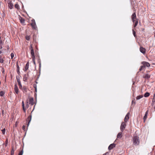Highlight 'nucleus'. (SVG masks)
Returning a JSON list of instances; mask_svg holds the SVG:
<instances>
[{
  "label": "nucleus",
  "instance_id": "nucleus-48",
  "mask_svg": "<svg viewBox=\"0 0 155 155\" xmlns=\"http://www.w3.org/2000/svg\"><path fill=\"white\" fill-rule=\"evenodd\" d=\"M133 103H134V101H132V104H133Z\"/></svg>",
  "mask_w": 155,
  "mask_h": 155
},
{
  "label": "nucleus",
  "instance_id": "nucleus-6",
  "mask_svg": "<svg viewBox=\"0 0 155 155\" xmlns=\"http://www.w3.org/2000/svg\"><path fill=\"white\" fill-rule=\"evenodd\" d=\"M141 64L143 65L145 67H150V64L148 62L146 61L142 62H141Z\"/></svg>",
  "mask_w": 155,
  "mask_h": 155
},
{
  "label": "nucleus",
  "instance_id": "nucleus-36",
  "mask_svg": "<svg viewBox=\"0 0 155 155\" xmlns=\"http://www.w3.org/2000/svg\"><path fill=\"white\" fill-rule=\"evenodd\" d=\"M26 39L27 40H29L30 39V36H26Z\"/></svg>",
  "mask_w": 155,
  "mask_h": 155
},
{
  "label": "nucleus",
  "instance_id": "nucleus-50",
  "mask_svg": "<svg viewBox=\"0 0 155 155\" xmlns=\"http://www.w3.org/2000/svg\"><path fill=\"white\" fill-rule=\"evenodd\" d=\"M154 37H155V35H154Z\"/></svg>",
  "mask_w": 155,
  "mask_h": 155
},
{
  "label": "nucleus",
  "instance_id": "nucleus-5",
  "mask_svg": "<svg viewBox=\"0 0 155 155\" xmlns=\"http://www.w3.org/2000/svg\"><path fill=\"white\" fill-rule=\"evenodd\" d=\"M126 127L125 122H123L121 124L120 126V130L122 132L125 129Z\"/></svg>",
  "mask_w": 155,
  "mask_h": 155
},
{
  "label": "nucleus",
  "instance_id": "nucleus-19",
  "mask_svg": "<svg viewBox=\"0 0 155 155\" xmlns=\"http://www.w3.org/2000/svg\"><path fill=\"white\" fill-rule=\"evenodd\" d=\"M19 20L21 23L23 24L25 23V20L24 18H22L21 17H20Z\"/></svg>",
  "mask_w": 155,
  "mask_h": 155
},
{
  "label": "nucleus",
  "instance_id": "nucleus-27",
  "mask_svg": "<svg viewBox=\"0 0 155 155\" xmlns=\"http://www.w3.org/2000/svg\"><path fill=\"white\" fill-rule=\"evenodd\" d=\"M5 94V93L3 92V91H1L0 92V95L1 96H3L4 94Z\"/></svg>",
  "mask_w": 155,
  "mask_h": 155
},
{
  "label": "nucleus",
  "instance_id": "nucleus-30",
  "mask_svg": "<svg viewBox=\"0 0 155 155\" xmlns=\"http://www.w3.org/2000/svg\"><path fill=\"white\" fill-rule=\"evenodd\" d=\"M132 31H133V33L134 35V36L135 37H136V32H135V31H134V29L132 30Z\"/></svg>",
  "mask_w": 155,
  "mask_h": 155
},
{
  "label": "nucleus",
  "instance_id": "nucleus-11",
  "mask_svg": "<svg viewBox=\"0 0 155 155\" xmlns=\"http://www.w3.org/2000/svg\"><path fill=\"white\" fill-rule=\"evenodd\" d=\"M17 82L19 86V88L20 89H22V85L21 84V81H20V79L19 78H17Z\"/></svg>",
  "mask_w": 155,
  "mask_h": 155
},
{
  "label": "nucleus",
  "instance_id": "nucleus-1",
  "mask_svg": "<svg viewBox=\"0 0 155 155\" xmlns=\"http://www.w3.org/2000/svg\"><path fill=\"white\" fill-rule=\"evenodd\" d=\"M133 142L134 145H138L139 144L140 142L139 140V137L137 136H134L133 139Z\"/></svg>",
  "mask_w": 155,
  "mask_h": 155
},
{
  "label": "nucleus",
  "instance_id": "nucleus-25",
  "mask_svg": "<svg viewBox=\"0 0 155 155\" xmlns=\"http://www.w3.org/2000/svg\"><path fill=\"white\" fill-rule=\"evenodd\" d=\"M150 95V94L149 93L146 92L145 94L144 95V96L145 97H148Z\"/></svg>",
  "mask_w": 155,
  "mask_h": 155
},
{
  "label": "nucleus",
  "instance_id": "nucleus-28",
  "mask_svg": "<svg viewBox=\"0 0 155 155\" xmlns=\"http://www.w3.org/2000/svg\"><path fill=\"white\" fill-rule=\"evenodd\" d=\"M145 67H144V66L143 65V66H141L140 67V68L139 69V71H142V70L143 69V68H144Z\"/></svg>",
  "mask_w": 155,
  "mask_h": 155
},
{
  "label": "nucleus",
  "instance_id": "nucleus-9",
  "mask_svg": "<svg viewBox=\"0 0 155 155\" xmlns=\"http://www.w3.org/2000/svg\"><path fill=\"white\" fill-rule=\"evenodd\" d=\"M115 146L116 144L114 143L110 144L108 147V149L109 150H111L113 148L115 147Z\"/></svg>",
  "mask_w": 155,
  "mask_h": 155
},
{
  "label": "nucleus",
  "instance_id": "nucleus-40",
  "mask_svg": "<svg viewBox=\"0 0 155 155\" xmlns=\"http://www.w3.org/2000/svg\"><path fill=\"white\" fill-rule=\"evenodd\" d=\"M33 86L35 88H37L36 84H33Z\"/></svg>",
  "mask_w": 155,
  "mask_h": 155
},
{
  "label": "nucleus",
  "instance_id": "nucleus-2",
  "mask_svg": "<svg viewBox=\"0 0 155 155\" xmlns=\"http://www.w3.org/2000/svg\"><path fill=\"white\" fill-rule=\"evenodd\" d=\"M22 107H23V110L24 112H26V109L28 108L29 106V103L28 101H26L25 102V107L24 106V102L23 101L22 102Z\"/></svg>",
  "mask_w": 155,
  "mask_h": 155
},
{
  "label": "nucleus",
  "instance_id": "nucleus-49",
  "mask_svg": "<svg viewBox=\"0 0 155 155\" xmlns=\"http://www.w3.org/2000/svg\"><path fill=\"white\" fill-rule=\"evenodd\" d=\"M2 53V51H0V54H1Z\"/></svg>",
  "mask_w": 155,
  "mask_h": 155
},
{
  "label": "nucleus",
  "instance_id": "nucleus-44",
  "mask_svg": "<svg viewBox=\"0 0 155 155\" xmlns=\"http://www.w3.org/2000/svg\"><path fill=\"white\" fill-rule=\"evenodd\" d=\"M2 114H3L4 113V110H2Z\"/></svg>",
  "mask_w": 155,
  "mask_h": 155
},
{
  "label": "nucleus",
  "instance_id": "nucleus-14",
  "mask_svg": "<svg viewBox=\"0 0 155 155\" xmlns=\"http://www.w3.org/2000/svg\"><path fill=\"white\" fill-rule=\"evenodd\" d=\"M148 113V110H147L146 111L145 114V115L143 117V122H145V121L146 120L147 118V116Z\"/></svg>",
  "mask_w": 155,
  "mask_h": 155
},
{
  "label": "nucleus",
  "instance_id": "nucleus-32",
  "mask_svg": "<svg viewBox=\"0 0 155 155\" xmlns=\"http://www.w3.org/2000/svg\"><path fill=\"white\" fill-rule=\"evenodd\" d=\"M15 7L17 9H18L19 8V5H18L17 4H16L15 5Z\"/></svg>",
  "mask_w": 155,
  "mask_h": 155
},
{
  "label": "nucleus",
  "instance_id": "nucleus-22",
  "mask_svg": "<svg viewBox=\"0 0 155 155\" xmlns=\"http://www.w3.org/2000/svg\"><path fill=\"white\" fill-rule=\"evenodd\" d=\"M134 23H135V24L134 25V27H135L137 26V25L138 24V19H136V20H135V22Z\"/></svg>",
  "mask_w": 155,
  "mask_h": 155
},
{
  "label": "nucleus",
  "instance_id": "nucleus-8",
  "mask_svg": "<svg viewBox=\"0 0 155 155\" xmlns=\"http://www.w3.org/2000/svg\"><path fill=\"white\" fill-rule=\"evenodd\" d=\"M140 51L143 54H145L146 53V50L142 47H140Z\"/></svg>",
  "mask_w": 155,
  "mask_h": 155
},
{
  "label": "nucleus",
  "instance_id": "nucleus-35",
  "mask_svg": "<svg viewBox=\"0 0 155 155\" xmlns=\"http://www.w3.org/2000/svg\"><path fill=\"white\" fill-rule=\"evenodd\" d=\"M5 128L4 129L2 130V133L3 134H5Z\"/></svg>",
  "mask_w": 155,
  "mask_h": 155
},
{
  "label": "nucleus",
  "instance_id": "nucleus-26",
  "mask_svg": "<svg viewBox=\"0 0 155 155\" xmlns=\"http://www.w3.org/2000/svg\"><path fill=\"white\" fill-rule=\"evenodd\" d=\"M155 101V92L153 95V100L152 101V103H154V102Z\"/></svg>",
  "mask_w": 155,
  "mask_h": 155
},
{
  "label": "nucleus",
  "instance_id": "nucleus-13",
  "mask_svg": "<svg viewBox=\"0 0 155 155\" xmlns=\"http://www.w3.org/2000/svg\"><path fill=\"white\" fill-rule=\"evenodd\" d=\"M14 90L16 94H18V89L16 84L15 85Z\"/></svg>",
  "mask_w": 155,
  "mask_h": 155
},
{
  "label": "nucleus",
  "instance_id": "nucleus-31",
  "mask_svg": "<svg viewBox=\"0 0 155 155\" xmlns=\"http://www.w3.org/2000/svg\"><path fill=\"white\" fill-rule=\"evenodd\" d=\"M31 56L32 58V61H35V55H31Z\"/></svg>",
  "mask_w": 155,
  "mask_h": 155
},
{
  "label": "nucleus",
  "instance_id": "nucleus-17",
  "mask_svg": "<svg viewBox=\"0 0 155 155\" xmlns=\"http://www.w3.org/2000/svg\"><path fill=\"white\" fill-rule=\"evenodd\" d=\"M21 90L24 93L27 92V88L25 86H24L23 87H22V89Z\"/></svg>",
  "mask_w": 155,
  "mask_h": 155
},
{
  "label": "nucleus",
  "instance_id": "nucleus-42",
  "mask_svg": "<svg viewBox=\"0 0 155 155\" xmlns=\"http://www.w3.org/2000/svg\"><path fill=\"white\" fill-rule=\"evenodd\" d=\"M25 125H23L22 127V129L23 130H24L25 129Z\"/></svg>",
  "mask_w": 155,
  "mask_h": 155
},
{
  "label": "nucleus",
  "instance_id": "nucleus-39",
  "mask_svg": "<svg viewBox=\"0 0 155 155\" xmlns=\"http://www.w3.org/2000/svg\"><path fill=\"white\" fill-rule=\"evenodd\" d=\"M14 153V150L13 149H12V150H11V155H13Z\"/></svg>",
  "mask_w": 155,
  "mask_h": 155
},
{
  "label": "nucleus",
  "instance_id": "nucleus-46",
  "mask_svg": "<svg viewBox=\"0 0 155 155\" xmlns=\"http://www.w3.org/2000/svg\"><path fill=\"white\" fill-rule=\"evenodd\" d=\"M2 43V41H0V44H1Z\"/></svg>",
  "mask_w": 155,
  "mask_h": 155
},
{
  "label": "nucleus",
  "instance_id": "nucleus-29",
  "mask_svg": "<svg viewBox=\"0 0 155 155\" xmlns=\"http://www.w3.org/2000/svg\"><path fill=\"white\" fill-rule=\"evenodd\" d=\"M31 55H35L33 49H32L31 50Z\"/></svg>",
  "mask_w": 155,
  "mask_h": 155
},
{
  "label": "nucleus",
  "instance_id": "nucleus-37",
  "mask_svg": "<svg viewBox=\"0 0 155 155\" xmlns=\"http://www.w3.org/2000/svg\"><path fill=\"white\" fill-rule=\"evenodd\" d=\"M23 153V150H22V151H21L19 153L18 155H22Z\"/></svg>",
  "mask_w": 155,
  "mask_h": 155
},
{
  "label": "nucleus",
  "instance_id": "nucleus-10",
  "mask_svg": "<svg viewBox=\"0 0 155 155\" xmlns=\"http://www.w3.org/2000/svg\"><path fill=\"white\" fill-rule=\"evenodd\" d=\"M29 104H31V105L34 104L35 103L34 102V99L33 97H31L29 98Z\"/></svg>",
  "mask_w": 155,
  "mask_h": 155
},
{
  "label": "nucleus",
  "instance_id": "nucleus-33",
  "mask_svg": "<svg viewBox=\"0 0 155 155\" xmlns=\"http://www.w3.org/2000/svg\"><path fill=\"white\" fill-rule=\"evenodd\" d=\"M4 60L3 59L0 57V63H3V62Z\"/></svg>",
  "mask_w": 155,
  "mask_h": 155
},
{
  "label": "nucleus",
  "instance_id": "nucleus-23",
  "mask_svg": "<svg viewBox=\"0 0 155 155\" xmlns=\"http://www.w3.org/2000/svg\"><path fill=\"white\" fill-rule=\"evenodd\" d=\"M17 71L18 73V74H19L20 73V72H19V66H18V64H17Z\"/></svg>",
  "mask_w": 155,
  "mask_h": 155
},
{
  "label": "nucleus",
  "instance_id": "nucleus-7",
  "mask_svg": "<svg viewBox=\"0 0 155 155\" xmlns=\"http://www.w3.org/2000/svg\"><path fill=\"white\" fill-rule=\"evenodd\" d=\"M131 18L133 22H134L135 20L137 19L136 14L135 12L131 16Z\"/></svg>",
  "mask_w": 155,
  "mask_h": 155
},
{
  "label": "nucleus",
  "instance_id": "nucleus-16",
  "mask_svg": "<svg viewBox=\"0 0 155 155\" xmlns=\"http://www.w3.org/2000/svg\"><path fill=\"white\" fill-rule=\"evenodd\" d=\"M28 77V74H25L23 77V81H26Z\"/></svg>",
  "mask_w": 155,
  "mask_h": 155
},
{
  "label": "nucleus",
  "instance_id": "nucleus-12",
  "mask_svg": "<svg viewBox=\"0 0 155 155\" xmlns=\"http://www.w3.org/2000/svg\"><path fill=\"white\" fill-rule=\"evenodd\" d=\"M130 113H128L125 117L124 120V121L126 122L129 118Z\"/></svg>",
  "mask_w": 155,
  "mask_h": 155
},
{
  "label": "nucleus",
  "instance_id": "nucleus-21",
  "mask_svg": "<svg viewBox=\"0 0 155 155\" xmlns=\"http://www.w3.org/2000/svg\"><path fill=\"white\" fill-rule=\"evenodd\" d=\"M143 96L142 95H139L138 96H137L136 97V99L137 100H139L140 99V98H142L143 97Z\"/></svg>",
  "mask_w": 155,
  "mask_h": 155
},
{
  "label": "nucleus",
  "instance_id": "nucleus-4",
  "mask_svg": "<svg viewBox=\"0 0 155 155\" xmlns=\"http://www.w3.org/2000/svg\"><path fill=\"white\" fill-rule=\"evenodd\" d=\"M31 26L33 29H37V26L35 22V21L34 19L31 20Z\"/></svg>",
  "mask_w": 155,
  "mask_h": 155
},
{
  "label": "nucleus",
  "instance_id": "nucleus-34",
  "mask_svg": "<svg viewBox=\"0 0 155 155\" xmlns=\"http://www.w3.org/2000/svg\"><path fill=\"white\" fill-rule=\"evenodd\" d=\"M29 49L30 50H31L32 49H33L32 47V44H31L29 47Z\"/></svg>",
  "mask_w": 155,
  "mask_h": 155
},
{
  "label": "nucleus",
  "instance_id": "nucleus-20",
  "mask_svg": "<svg viewBox=\"0 0 155 155\" xmlns=\"http://www.w3.org/2000/svg\"><path fill=\"white\" fill-rule=\"evenodd\" d=\"M29 66V63L28 62H27L26 64L25 65V71H26L27 70Z\"/></svg>",
  "mask_w": 155,
  "mask_h": 155
},
{
  "label": "nucleus",
  "instance_id": "nucleus-43",
  "mask_svg": "<svg viewBox=\"0 0 155 155\" xmlns=\"http://www.w3.org/2000/svg\"><path fill=\"white\" fill-rule=\"evenodd\" d=\"M33 61V63H34V64L35 65V61Z\"/></svg>",
  "mask_w": 155,
  "mask_h": 155
},
{
  "label": "nucleus",
  "instance_id": "nucleus-18",
  "mask_svg": "<svg viewBox=\"0 0 155 155\" xmlns=\"http://www.w3.org/2000/svg\"><path fill=\"white\" fill-rule=\"evenodd\" d=\"M122 132H120L119 133L117 136V138H120L122 137Z\"/></svg>",
  "mask_w": 155,
  "mask_h": 155
},
{
  "label": "nucleus",
  "instance_id": "nucleus-45",
  "mask_svg": "<svg viewBox=\"0 0 155 155\" xmlns=\"http://www.w3.org/2000/svg\"><path fill=\"white\" fill-rule=\"evenodd\" d=\"M35 91L37 92V88H35Z\"/></svg>",
  "mask_w": 155,
  "mask_h": 155
},
{
  "label": "nucleus",
  "instance_id": "nucleus-41",
  "mask_svg": "<svg viewBox=\"0 0 155 155\" xmlns=\"http://www.w3.org/2000/svg\"><path fill=\"white\" fill-rule=\"evenodd\" d=\"M39 68L40 69L41 68V63L40 61L39 62Z\"/></svg>",
  "mask_w": 155,
  "mask_h": 155
},
{
  "label": "nucleus",
  "instance_id": "nucleus-24",
  "mask_svg": "<svg viewBox=\"0 0 155 155\" xmlns=\"http://www.w3.org/2000/svg\"><path fill=\"white\" fill-rule=\"evenodd\" d=\"M13 6V4L11 3H9L8 4V6L10 9H11L12 8Z\"/></svg>",
  "mask_w": 155,
  "mask_h": 155
},
{
  "label": "nucleus",
  "instance_id": "nucleus-15",
  "mask_svg": "<svg viewBox=\"0 0 155 155\" xmlns=\"http://www.w3.org/2000/svg\"><path fill=\"white\" fill-rule=\"evenodd\" d=\"M31 118V115L29 116L27 118V120L28 121V122L27 124V126H28L29 125L30 122Z\"/></svg>",
  "mask_w": 155,
  "mask_h": 155
},
{
  "label": "nucleus",
  "instance_id": "nucleus-38",
  "mask_svg": "<svg viewBox=\"0 0 155 155\" xmlns=\"http://www.w3.org/2000/svg\"><path fill=\"white\" fill-rule=\"evenodd\" d=\"M11 56L12 59L14 57V54L13 53H12L11 54Z\"/></svg>",
  "mask_w": 155,
  "mask_h": 155
},
{
  "label": "nucleus",
  "instance_id": "nucleus-47",
  "mask_svg": "<svg viewBox=\"0 0 155 155\" xmlns=\"http://www.w3.org/2000/svg\"><path fill=\"white\" fill-rule=\"evenodd\" d=\"M2 46H0V49H2Z\"/></svg>",
  "mask_w": 155,
  "mask_h": 155
},
{
  "label": "nucleus",
  "instance_id": "nucleus-3",
  "mask_svg": "<svg viewBox=\"0 0 155 155\" xmlns=\"http://www.w3.org/2000/svg\"><path fill=\"white\" fill-rule=\"evenodd\" d=\"M150 71H146V73L143 76V78L145 79H148L150 78V75L149 74Z\"/></svg>",
  "mask_w": 155,
  "mask_h": 155
}]
</instances>
